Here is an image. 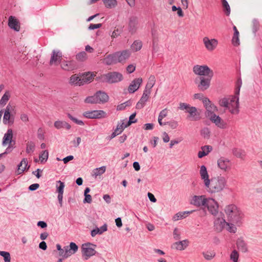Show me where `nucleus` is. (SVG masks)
I'll return each instance as SVG.
<instances>
[{
  "label": "nucleus",
  "mask_w": 262,
  "mask_h": 262,
  "mask_svg": "<svg viewBox=\"0 0 262 262\" xmlns=\"http://www.w3.org/2000/svg\"><path fill=\"white\" fill-rule=\"evenodd\" d=\"M98 103H104L108 101L109 97L108 95L104 92L99 91L95 93Z\"/></svg>",
  "instance_id": "nucleus-23"
},
{
  "label": "nucleus",
  "mask_w": 262,
  "mask_h": 262,
  "mask_svg": "<svg viewBox=\"0 0 262 262\" xmlns=\"http://www.w3.org/2000/svg\"><path fill=\"white\" fill-rule=\"evenodd\" d=\"M151 91L149 90H144L143 93L140 100L136 104V107L137 109H141L144 105L145 103L147 101L149 98Z\"/></svg>",
  "instance_id": "nucleus-16"
},
{
  "label": "nucleus",
  "mask_w": 262,
  "mask_h": 262,
  "mask_svg": "<svg viewBox=\"0 0 262 262\" xmlns=\"http://www.w3.org/2000/svg\"><path fill=\"white\" fill-rule=\"evenodd\" d=\"M56 185V191L58 193H63L64 183L61 181H58Z\"/></svg>",
  "instance_id": "nucleus-47"
},
{
  "label": "nucleus",
  "mask_w": 262,
  "mask_h": 262,
  "mask_svg": "<svg viewBox=\"0 0 262 262\" xmlns=\"http://www.w3.org/2000/svg\"><path fill=\"white\" fill-rule=\"evenodd\" d=\"M236 246L237 249L242 252H246L248 250L247 244L242 237L237 239Z\"/></svg>",
  "instance_id": "nucleus-26"
},
{
  "label": "nucleus",
  "mask_w": 262,
  "mask_h": 262,
  "mask_svg": "<svg viewBox=\"0 0 262 262\" xmlns=\"http://www.w3.org/2000/svg\"><path fill=\"white\" fill-rule=\"evenodd\" d=\"M173 233V238H174L175 240H178L180 239V232H179V229L177 228H174Z\"/></svg>",
  "instance_id": "nucleus-62"
},
{
  "label": "nucleus",
  "mask_w": 262,
  "mask_h": 262,
  "mask_svg": "<svg viewBox=\"0 0 262 262\" xmlns=\"http://www.w3.org/2000/svg\"><path fill=\"white\" fill-rule=\"evenodd\" d=\"M166 123H167V125H169V126L172 129H175L178 126V122L176 121H174V120L168 121V122H166Z\"/></svg>",
  "instance_id": "nucleus-61"
},
{
  "label": "nucleus",
  "mask_w": 262,
  "mask_h": 262,
  "mask_svg": "<svg viewBox=\"0 0 262 262\" xmlns=\"http://www.w3.org/2000/svg\"><path fill=\"white\" fill-rule=\"evenodd\" d=\"M187 113L189 114L188 116V118L192 121H198L201 119L200 115L197 111V109L194 106H191L190 108L187 110Z\"/></svg>",
  "instance_id": "nucleus-20"
},
{
  "label": "nucleus",
  "mask_w": 262,
  "mask_h": 262,
  "mask_svg": "<svg viewBox=\"0 0 262 262\" xmlns=\"http://www.w3.org/2000/svg\"><path fill=\"white\" fill-rule=\"evenodd\" d=\"M204 208H207L208 211L214 216H216L219 212L218 203L211 198H208Z\"/></svg>",
  "instance_id": "nucleus-9"
},
{
  "label": "nucleus",
  "mask_w": 262,
  "mask_h": 262,
  "mask_svg": "<svg viewBox=\"0 0 262 262\" xmlns=\"http://www.w3.org/2000/svg\"><path fill=\"white\" fill-rule=\"evenodd\" d=\"M206 183L205 186L208 188V191L210 193H216L224 189L227 185V180L224 177L220 175L211 178Z\"/></svg>",
  "instance_id": "nucleus-2"
},
{
  "label": "nucleus",
  "mask_w": 262,
  "mask_h": 262,
  "mask_svg": "<svg viewBox=\"0 0 262 262\" xmlns=\"http://www.w3.org/2000/svg\"><path fill=\"white\" fill-rule=\"evenodd\" d=\"M214 225L217 230L221 231L225 225H229V223L226 222L224 219H217L214 221Z\"/></svg>",
  "instance_id": "nucleus-32"
},
{
  "label": "nucleus",
  "mask_w": 262,
  "mask_h": 262,
  "mask_svg": "<svg viewBox=\"0 0 262 262\" xmlns=\"http://www.w3.org/2000/svg\"><path fill=\"white\" fill-rule=\"evenodd\" d=\"M200 173L202 179L204 180V184L206 185L207 181H209V176L207 171L206 167L204 165H202L200 168Z\"/></svg>",
  "instance_id": "nucleus-31"
},
{
  "label": "nucleus",
  "mask_w": 262,
  "mask_h": 262,
  "mask_svg": "<svg viewBox=\"0 0 262 262\" xmlns=\"http://www.w3.org/2000/svg\"><path fill=\"white\" fill-rule=\"evenodd\" d=\"M14 122V118L11 117L10 113L8 112H4V115L3 117V123L5 124H12Z\"/></svg>",
  "instance_id": "nucleus-33"
},
{
  "label": "nucleus",
  "mask_w": 262,
  "mask_h": 262,
  "mask_svg": "<svg viewBox=\"0 0 262 262\" xmlns=\"http://www.w3.org/2000/svg\"><path fill=\"white\" fill-rule=\"evenodd\" d=\"M191 106H190L189 104H187L186 103H182V102H181L180 104H179V108L181 110H186V112H187V110H188L190 107H191Z\"/></svg>",
  "instance_id": "nucleus-58"
},
{
  "label": "nucleus",
  "mask_w": 262,
  "mask_h": 262,
  "mask_svg": "<svg viewBox=\"0 0 262 262\" xmlns=\"http://www.w3.org/2000/svg\"><path fill=\"white\" fill-rule=\"evenodd\" d=\"M228 226V231L230 232L235 233L236 231V228L235 226L234 225V223H229V225H227Z\"/></svg>",
  "instance_id": "nucleus-64"
},
{
  "label": "nucleus",
  "mask_w": 262,
  "mask_h": 262,
  "mask_svg": "<svg viewBox=\"0 0 262 262\" xmlns=\"http://www.w3.org/2000/svg\"><path fill=\"white\" fill-rule=\"evenodd\" d=\"M17 166L18 168L16 172L18 174L22 173L26 169H29L30 167L29 166H28V160L26 158H24Z\"/></svg>",
  "instance_id": "nucleus-25"
},
{
  "label": "nucleus",
  "mask_w": 262,
  "mask_h": 262,
  "mask_svg": "<svg viewBox=\"0 0 262 262\" xmlns=\"http://www.w3.org/2000/svg\"><path fill=\"white\" fill-rule=\"evenodd\" d=\"M229 100L228 97H225L219 101V104L221 106L228 109L229 107Z\"/></svg>",
  "instance_id": "nucleus-45"
},
{
  "label": "nucleus",
  "mask_w": 262,
  "mask_h": 262,
  "mask_svg": "<svg viewBox=\"0 0 262 262\" xmlns=\"http://www.w3.org/2000/svg\"><path fill=\"white\" fill-rule=\"evenodd\" d=\"M82 80L81 77H79L77 74H74L70 77L69 83L80 86L82 85Z\"/></svg>",
  "instance_id": "nucleus-30"
},
{
  "label": "nucleus",
  "mask_w": 262,
  "mask_h": 262,
  "mask_svg": "<svg viewBox=\"0 0 262 262\" xmlns=\"http://www.w3.org/2000/svg\"><path fill=\"white\" fill-rule=\"evenodd\" d=\"M142 47V42L140 40H136L134 41L131 45V50L133 52H137L141 49Z\"/></svg>",
  "instance_id": "nucleus-34"
},
{
  "label": "nucleus",
  "mask_w": 262,
  "mask_h": 262,
  "mask_svg": "<svg viewBox=\"0 0 262 262\" xmlns=\"http://www.w3.org/2000/svg\"><path fill=\"white\" fill-rule=\"evenodd\" d=\"M239 254L236 250H234L230 254V259L233 262H237Z\"/></svg>",
  "instance_id": "nucleus-54"
},
{
  "label": "nucleus",
  "mask_w": 262,
  "mask_h": 262,
  "mask_svg": "<svg viewBox=\"0 0 262 262\" xmlns=\"http://www.w3.org/2000/svg\"><path fill=\"white\" fill-rule=\"evenodd\" d=\"M203 41L205 48L209 51H213L218 44V41L216 39H209L207 37L203 38Z\"/></svg>",
  "instance_id": "nucleus-15"
},
{
  "label": "nucleus",
  "mask_w": 262,
  "mask_h": 262,
  "mask_svg": "<svg viewBox=\"0 0 262 262\" xmlns=\"http://www.w3.org/2000/svg\"><path fill=\"white\" fill-rule=\"evenodd\" d=\"M62 53L58 50H53L50 60V65L56 64L57 61L61 62L62 58Z\"/></svg>",
  "instance_id": "nucleus-19"
},
{
  "label": "nucleus",
  "mask_w": 262,
  "mask_h": 262,
  "mask_svg": "<svg viewBox=\"0 0 262 262\" xmlns=\"http://www.w3.org/2000/svg\"><path fill=\"white\" fill-rule=\"evenodd\" d=\"M96 245L91 243L83 244L81 246V253L84 259L87 260L97 253Z\"/></svg>",
  "instance_id": "nucleus-5"
},
{
  "label": "nucleus",
  "mask_w": 262,
  "mask_h": 262,
  "mask_svg": "<svg viewBox=\"0 0 262 262\" xmlns=\"http://www.w3.org/2000/svg\"><path fill=\"white\" fill-rule=\"evenodd\" d=\"M98 102L95 94L93 96L87 97L84 100L86 103L97 104Z\"/></svg>",
  "instance_id": "nucleus-43"
},
{
  "label": "nucleus",
  "mask_w": 262,
  "mask_h": 262,
  "mask_svg": "<svg viewBox=\"0 0 262 262\" xmlns=\"http://www.w3.org/2000/svg\"><path fill=\"white\" fill-rule=\"evenodd\" d=\"M232 153L237 158L241 159H243L245 156V152L243 150L237 148L232 149Z\"/></svg>",
  "instance_id": "nucleus-37"
},
{
  "label": "nucleus",
  "mask_w": 262,
  "mask_h": 262,
  "mask_svg": "<svg viewBox=\"0 0 262 262\" xmlns=\"http://www.w3.org/2000/svg\"><path fill=\"white\" fill-rule=\"evenodd\" d=\"M156 83V78L154 75H150L148 78L147 83L144 90H149L151 91V89L154 86Z\"/></svg>",
  "instance_id": "nucleus-36"
},
{
  "label": "nucleus",
  "mask_w": 262,
  "mask_h": 262,
  "mask_svg": "<svg viewBox=\"0 0 262 262\" xmlns=\"http://www.w3.org/2000/svg\"><path fill=\"white\" fill-rule=\"evenodd\" d=\"M49 152L47 150H43L41 152L39 156V159L41 163L46 162L48 159Z\"/></svg>",
  "instance_id": "nucleus-41"
},
{
  "label": "nucleus",
  "mask_w": 262,
  "mask_h": 262,
  "mask_svg": "<svg viewBox=\"0 0 262 262\" xmlns=\"http://www.w3.org/2000/svg\"><path fill=\"white\" fill-rule=\"evenodd\" d=\"M10 97L9 92H6L0 100V107L4 106L8 102Z\"/></svg>",
  "instance_id": "nucleus-40"
},
{
  "label": "nucleus",
  "mask_w": 262,
  "mask_h": 262,
  "mask_svg": "<svg viewBox=\"0 0 262 262\" xmlns=\"http://www.w3.org/2000/svg\"><path fill=\"white\" fill-rule=\"evenodd\" d=\"M208 198L205 195H194L190 201V204L197 207H204Z\"/></svg>",
  "instance_id": "nucleus-10"
},
{
  "label": "nucleus",
  "mask_w": 262,
  "mask_h": 262,
  "mask_svg": "<svg viewBox=\"0 0 262 262\" xmlns=\"http://www.w3.org/2000/svg\"><path fill=\"white\" fill-rule=\"evenodd\" d=\"M136 113L132 114L129 117V120L127 121V123L125 124L126 126H129L133 123H136L137 121V119H135V118L136 117Z\"/></svg>",
  "instance_id": "nucleus-49"
},
{
  "label": "nucleus",
  "mask_w": 262,
  "mask_h": 262,
  "mask_svg": "<svg viewBox=\"0 0 262 262\" xmlns=\"http://www.w3.org/2000/svg\"><path fill=\"white\" fill-rule=\"evenodd\" d=\"M60 66L62 70L67 71H73L77 68V64L73 60H63L62 61Z\"/></svg>",
  "instance_id": "nucleus-17"
},
{
  "label": "nucleus",
  "mask_w": 262,
  "mask_h": 262,
  "mask_svg": "<svg viewBox=\"0 0 262 262\" xmlns=\"http://www.w3.org/2000/svg\"><path fill=\"white\" fill-rule=\"evenodd\" d=\"M12 137L13 130L12 129H8L3 137V145H5L8 143L10 144L12 142Z\"/></svg>",
  "instance_id": "nucleus-27"
},
{
  "label": "nucleus",
  "mask_w": 262,
  "mask_h": 262,
  "mask_svg": "<svg viewBox=\"0 0 262 262\" xmlns=\"http://www.w3.org/2000/svg\"><path fill=\"white\" fill-rule=\"evenodd\" d=\"M217 166L223 171H227L231 168L230 161L225 157H222L217 160Z\"/></svg>",
  "instance_id": "nucleus-13"
},
{
  "label": "nucleus",
  "mask_w": 262,
  "mask_h": 262,
  "mask_svg": "<svg viewBox=\"0 0 262 262\" xmlns=\"http://www.w3.org/2000/svg\"><path fill=\"white\" fill-rule=\"evenodd\" d=\"M0 255L4 257L5 262H11V256L8 252L0 251Z\"/></svg>",
  "instance_id": "nucleus-46"
},
{
  "label": "nucleus",
  "mask_w": 262,
  "mask_h": 262,
  "mask_svg": "<svg viewBox=\"0 0 262 262\" xmlns=\"http://www.w3.org/2000/svg\"><path fill=\"white\" fill-rule=\"evenodd\" d=\"M253 24V31L254 32H256L259 28V22L257 20L254 19L252 21Z\"/></svg>",
  "instance_id": "nucleus-60"
},
{
  "label": "nucleus",
  "mask_w": 262,
  "mask_h": 262,
  "mask_svg": "<svg viewBox=\"0 0 262 262\" xmlns=\"http://www.w3.org/2000/svg\"><path fill=\"white\" fill-rule=\"evenodd\" d=\"M64 249V252H63V257L65 258H67L69 256H70L71 254V252L70 250V248L69 246H64L63 248Z\"/></svg>",
  "instance_id": "nucleus-59"
},
{
  "label": "nucleus",
  "mask_w": 262,
  "mask_h": 262,
  "mask_svg": "<svg viewBox=\"0 0 262 262\" xmlns=\"http://www.w3.org/2000/svg\"><path fill=\"white\" fill-rule=\"evenodd\" d=\"M242 81L241 78H238L237 80L236 83V88H235V94L236 95H239V92H240V89L242 86Z\"/></svg>",
  "instance_id": "nucleus-53"
},
{
  "label": "nucleus",
  "mask_w": 262,
  "mask_h": 262,
  "mask_svg": "<svg viewBox=\"0 0 262 262\" xmlns=\"http://www.w3.org/2000/svg\"><path fill=\"white\" fill-rule=\"evenodd\" d=\"M193 73L201 76H213V72L207 65H195L193 67Z\"/></svg>",
  "instance_id": "nucleus-6"
},
{
  "label": "nucleus",
  "mask_w": 262,
  "mask_h": 262,
  "mask_svg": "<svg viewBox=\"0 0 262 262\" xmlns=\"http://www.w3.org/2000/svg\"><path fill=\"white\" fill-rule=\"evenodd\" d=\"M212 78V77L209 76L206 77L201 76L199 77V82H198V78H195L194 82L196 84H198V88L199 90L204 91L209 88Z\"/></svg>",
  "instance_id": "nucleus-8"
},
{
  "label": "nucleus",
  "mask_w": 262,
  "mask_h": 262,
  "mask_svg": "<svg viewBox=\"0 0 262 262\" xmlns=\"http://www.w3.org/2000/svg\"><path fill=\"white\" fill-rule=\"evenodd\" d=\"M45 132L43 129L40 127L37 130V137L40 140H43L45 139L44 136Z\"/></svg>",
  "instance_id": "nucleus-57"
},
{
  "label": "nucleus",
  "mask_w": 262,
  "mask_h": 262,
  "mask_svg": "<svg viewBox=\"0 0 262 262\" xmlns=\"http://www.w3.org/2000/svg\"><path fill=\"white\" fill-rule=\"evenodd\" d=\"M102 62L107 66H111L117 63L115 53L107 55L102 59Z\"/></svg>",
  "instance_id": "nucleus-21"
},
{
  "label": "nucleus",
  "mask_w": 262,
  "mask_h": 262,
  "mask_svg": "<svg viewBox=\"0 0 262 262\" xmlns=\"http://www.w3.org/2000/svg\"><path fill=\"white\" fill-rule=\"evenodd\" d=\"M83 116L88 119H100L105 117L106 113L102 110H94L84 112Z\"/></svg>",
  "instance_id": "nucleus-11"
},
{
  "label": "nucleus",
  "mask_w": 262,
  "mask_h": 262,
  "mask_svg": "<svg viewBox=\"0 0 262 262\" xmlns=\"http://www.w3.org/2000/svg\"><path fill=\"white\" fill-rule=\"evenodd\" d=\"M189 241L187 239L175 242L171 246V248L178 250H184L188 246Z\"/></svg>",
  "instance_id": "nucleus-24"
},
{
  "label": "nucleus",
  "mask_w": 262,
  "mask_h": 262,
  "mask_svg": "<svg viewBox=\"0 0 262 262\" xmlns=\"http://www.w3.org/2000/svg\"><path fill=\"white\" fill-rule=\"evenodd\" d=\"M210 130L207 127H205L201 130V135L206 139L209 138L210 137Z\"/></svg>",
  "instance_id": "nucleus-51"
},
{
  "label": "nucleus",
  "mask_w": 262,
  "mask_h": 262,
  "mask_svg": "<svg viewBox=\"0 0 262 262\" xmlns=\"http://www.w3.org/2000/svg\"><path fill=\"white\" fill-rule=\"evenodd\" d=\"M139 27L138 18L136 16H132L129 18L128 30L132 34H135Z\"/></svg>",
  "instance_id": "nucleus-12"
},
{
  "label": "nucleus",
  "mask_w": 262,
  "mask_h": 262,
  "mask_svg": "<svg viewBox=\"0 0 262 262\" xmlns=\"http://www.w3.org/2000/svg\"><path fill=\"white\" fill-rule=\"evenodd\" d=\"M127 127V126H126V124H124V122L118 123L114 132L118 135L120 134L123 131L124 129Z\"/></svg>",
  "instance_id": "nucleus-44"
},
{
  "label": "nucleus",
  "mask_w": 262,
  "mask_h": 262,
  "mask_svg": "<svg viewBox=\"0 0 262 262\" xmlns=\"http://www.w3.org/2000/svg\"><path fill=\"white\" fill-rule=\"evenodd\" d=\"M106 170V167L103 166L99 168H97L93 170L92 176L95 177H97L98 176H100L105 172Z\"/></svg>",
  "instance_id": "nucleus-38"
},
{
  "label": "nucleus",
  "mask_w": 262,
  "mask_h": 262,
  "mask_svg": "<svg viewBox=\"0 0 262 262\" xmlns=\"http://www.w3.org/2000/svg\"><path fill=\"white\" fill-rule=\"evenodd\" d=\"M117 63H124L130 57L131 53L128 50H125L122 51L116 52Z\"/></svg>",
  "instance_id": "nucleus-14"
},
{
  "label": "nucleus",
  "mask_w": 262,
  "mask_h": 262,
  "mask_svg": "<svg viewBox=\"0 0 262 262\" xmlns=\"http://www.w3.org/2000/svg\"><path fill=\"white\" fill-rule=\"evenodd\" d=\"M203 255L204 258L207 260H211L212 259L215 255V254L213 252H203Z\"/></svg>",
  "instance_id": "nucleus-56"
},
{
  "label": "nucleus",
  "mask_w": 262,
  "mask_h": 262,
  "mask_svg": "<svg viewBox=\"0 0 262 262\" xmlns=\"http://www.w3.org/2000/svg\"><path fill=\"white\" fill-rule=\"evenodd\" d=\"M88 58L87 54L85 51L78 53L76 56V59L79 61H84Z\"/></svg>",
  "instance_id": "nucleus-42"
},
{
  "label": "nucleus",
  "mask_w": 262,
  "mask_h": 262,
  "mask_svg": "<svg viewBox=\"0 0 262 262\" xmlns=\"http://www.w3.org/2000/svg\"><path fill=\"white\" fill-rule=\"evenodd\" d=\"M194 211H195V210L184 212H179L174 215V216L173 217V220L176 221L183 219L186 217L188 214H191Z\"/></svg>",
  "instance_id": "nucleus-29"
},
{
  "label": "nucleus",
  "mask_w": 262,
  "mask_h": 262,
  "mask_svg": "<svg viewBox=\"0 0 262 262\" xmlns=\"http://www.w3.org/2000/svg\"><path fill=\"white\" fill-rule=\"evenodd\" d=\"M212 147L210 145H205L201 147V150L198 152V157L202 158L204 156L207 155L211 150Z\"/></svg>",
  "instance_id": "nucleus-28"
},
{
  "label": "nucleus",
  "mask_w": 262,
  "mask_h": 262,
  "mask_svg": "<svg viewBox=\"0 0 262 262\" xmlns=\"http://www.w3.org/2000/svg\"><path fill=\"white\" fill-rule=\"evenodd\" d=\"M239 35H233L232 42L234 46H237L239 45Z\"/></svg>",
  "instance_id": "nucleus-63"
},
{
  "label": "nucleus",
  "mask_w": 262,
  "mask_h": 262,
  "mask_svg": "<svg viewBox=\"0 0 262 262\" xmlns=\"http://www.w3.org/2000/svg\"><path fill=\"white\" fill-rule=\"evenodd\" d=\"M35 149V144L33 142H29L27 144L26 152L28 154L33 152Z\"/></svg>",
  "instance_id": "nucleus-48"
},
{
  "label": "nucleus",
  "mask_w": 262,
  "mask_h": 262,
  "mask_svg": "<svg viewBox=\"0 0 262 262\" xmlns=\"http://www.w3.org/2000/svg\"><path fill=\"white\" fill-rule=\"evenodd\" d=\"M222 4L226 11L227 15H229L230 13V7L228 3L226 0H222Z\"/></svg>",
  "instance_id": "nucleus-52"
},
{
  "label": "nucleus",
  "mask_w": 262,
  "mask_h": 262,
  "mask_svg": "<svg viewBox=\"0 0 262 262\" xmlns=\"http://www.w3.org/2000/svg\"><path fill=\"white\" fill-rule=\"evenodd\" d=\"M69 248L70 252H71V254L75 253L78 249V246L73 242L70 243Z\"/></svg>",
  "instance_id": "nucleus-55"
},
{
  "label": "nucleus",
  "mask_w": 262,
  "mask_h": 262,
  "mask_svg": "<svg viewBox=\"0 0 262 262\" xmlns=\"http://www.w3.org/2000/svg\"><path fill=\"white\" fill-rule=\"evenodd\" d=\"M67 115H68V117H69V118L72 121H73L76 124L79 125H82V126L84 125V123L82 120L77 119V118L72 116L69 113H68L67 114Z\"/></svg>",
  "instance_id": "nucleus-50"
},
{
  "label": "nucleus",
  "mask_w": 262,
  "mask_h": 262,
  "mask_svg": "<svg viewBox=\"0 0 262 262\" xmlns=\"http://www.w3.org/2000/svg\"><path fill=\"white\" fill-rule=\"evenodd\" d=\"M105 7L108 9L115 8L117 5L116 0H102Z\"/></svg>",
  "instance_id": "nucleus-35"
},
{
  "label": "nucleus",
  "mask_w": 262,
  "mask_h": 262,
  "mask_svg": "<svg viewBox=\"0 0 262 262\" xmlns=\"http://www.w3.org/2000/svg\"><path fill=\"white\" fill-rule=\"evenodd\" d=\"M123 79V75L117 71L109 72L102 75L100 77V80L102 82L109 84L119 83Z\"/></svg>",
  "instance_id": "nucleus-4"
},
{
  "label": "nucleus",
  "mask_w": 262,
  "mask_h": 262,
  "mask_svg": "<svg viewBox=\"0 0 262 262\" xmlns=\"http://www.w3.org/2000/svg\"><path fill=\"white\" fill-rule=\"evenodd\" d=\"M81 78L83 80L82 85H83L87 82H91L94 78V75L92 73L89 72L83 75Z\"/></svg>",
  "instance_id": "nucleus-39"
},
{
  "label": "nucleus",
  "mask_w": 262,
  "mask_h": 262,
  "mask_svg": "<svg viewBox=\"0 0 262 262\" xmlns=\"http://www.w3.org/2000/svg\"><path fill=\"white\" fill-rule=\"evenodd\" d=\"M142 82V79L141 78H136L132 81L128 88V91L129 93H134L140 88Z\"/></svg>",
  "instance_id": "nucleus-18"
},
{
  "label": "nucleus",
  "mask_w": 262,
  "mask_h": 262,
  "mask_svg": "<svg viewBox=\"0 0 262 262\" xmlns=\"http://www.w3.org/2000/svg\"><path fill=\"white\" fill-rule=\"evenodd\" d=\"M203 103L206 110V116L209 118L210 121L217 127L222 129L226 128L227 127L226 123L220 117L214 114L215 112L217 111V107L212 103L207 97H205L203 99Z\"/></svg>",
  "instance_id": "nucleus-1"
},
{
  "label": "nucleus",
  "mask_w": 262,
  "mask_h": 262,
  "mask_svg": "<svg viewBox=\"0 0 262 262\" xmlns=\"http://www.w3.org/2000/svg\"><path fill=\"white\" fill-rule=\"evenodd\" d=\"M224 211L229 222L238 226L242 224L244 214L235 205H227L224 209Z\"/></svg>",
  "instance_id": "nucleus-3"
},
{
  "label": "nucleus",
  "mask_w": 262,
  "mask_h": 262,
  "mask_svg": "<svg viewBox=\"0 0 262 262\" xmlns=\"http://www.w3.org/2000/svg\"><path fill=\"white\" fill-rule=\"evenodd\" d=\"M229 103L228 110L233 114H238L239 112V98L238 95H231L229 96Z\"/></svg>",
  "instance_id": "nucleus-7"
},
{
  "label": "nucleus",
  "mask_w": 262,
  "mask_h": 262,
  "mask_svg": "<svg viewBox=\"0 0 262 262\" xmlns=\"http://www.w3.org/2000/svg\"><path fill=\"white\" fill-rule=\"evenodd\" d=\"M8 26L16 31H19L20 26L17 19L13 16H10L8 19Z\"/></svg>",
  "instance_id": "nucleus-22"
}]
</instances>
